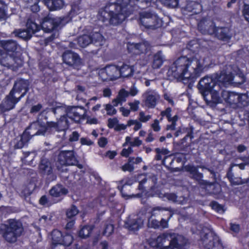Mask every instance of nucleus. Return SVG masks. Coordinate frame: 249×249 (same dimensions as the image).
<instances>
[{
    "mask_svg": "<svg viewBox=\"0 0 249 249\" xmlns=\"http://www.w3.org/2000/svg\"><path fill=\"white\" fill-rule=\"evenodd\" d=\"M145 105L149 108H154L160 99L159 93L155 90L148 89L143 94Z\"/></svg>",
    "mask_w": 249,
    "mask_h": 249,
    "instance_id": "nucleus-17",
    "label": "nucleus"
},
{
    "mask_svg": "<svg viewBox=\"0 0 249 249\" xmlns=\"http://www.w3.org/2000/svg\"><path fill=\"white\" fill-rule=\"evenodd\" d=\"M171 215L169 216L167 220H165L163 218L161 219L160 222V227H161L163 229L167 228L168 227V221L171 217Z\"/></svg>",
    "mask_w": 249,
    "mask_h": 249,
    "instance_id": "nucleus-60",
    "label": "nucleus"
},
{
    "mask_svg": "<svg viewBox=\"0 0 249 249\" xmlns=\"http://www.w3.org/2000/svg\"><path fill=\"white\" fill-rule=\"evenodd\" d=\"M20 100V98L13 93V91H11L0 104V111L4 112L13 109Z\"/></svg>",
    "mask_w": 249,
    "mask_h": 249,
    "instance_id": "nucleus-15",
    "label": "nucleus"
},
{
    "mask_svg": "<svg viewBox=\"0 0 249 249\" xmlns=\"http://www.w3.org/2000/svg\"><path fill=\"white\" fill-rule=\"evenodd\" d=\"M128 144H129L130 146H139L142 144V141L138 137L132 139L131 137L127 136L125 138V142L123 145L125 146Z\"/></svg>",
    "mask_w": 249,
    "mask_h": 249,
    "instance_id": "nucleus-32",
    "label": "nucleus"
},
{
    "mask_svg": "<svg viewBox=\"0 0 249 249\" xmlns=\"http://www.w3.org/2000/svg\"><path fill=\"white\" fill-rule=\"evenodd\" d=\"M239 69L235 66H226L220 74H214L211 76H206L201 78L198 85V89L204 98H206L211 90L218 83L230 84L233 80L234 75L238 74L242 78V82H244V77L242 73H239Z\"/></svg>",
    "mask_w": 249,
    "mask_h": 249,
    "instance_id": "nucleus-2",
    "label": "nucleus"
},
{
    "mask_svg": "<svg viewBox=\"0 0 249 249\" xmlns=\"http://www.w3.org/2000/svg\"><path fill=\"white\" fill-rule=\"evenodd\" d=\"M23 231L22 223L18 220L11 219L0 225V232L4 239L9 243L15 242Z\"/></svg>",
    "mask_w": 249,
    "mask_h": 249,
    "instance_id": "nucleus-4",
    "label": "nucleus"
},
{
    "mask_svg": "<svg viewBox=\"0 0 249 249\" xmlns=\"http://www.w3.org/2000/svg\"><path fill=\"white\" fill-rule=\"evenodd\" d=\"M99 75L103 80H114L120 77L119 67L115 65L107 66L99 71Z\"/></svg>",
    "mask_w": 249,
    "mask_h": 249,
    "instance_id": "nucleus-13",
    "label": "nucleus"
},
{
    "mask_svg": "<svg viewBox=\"0 0 249 249\" xmlns=\"http://www.w3.org/2000/svg\"><path fill=\"white\" fill-rule=\"evenodd\" d=\"M140 20L141 24L146 28L153 29L161 26V20L155 13L142 12Z\"/></svg>",
    "mask_w": 249,
    "mask_h": 249,
    "instance_id": "nucleus-11",
    "label": "nucleus"
},
{
    "mask_svg": "<svg viewBox=\"0 0 249 249\" xmlns=\"http://www.w3.org/2000/svg\"><path fill=\"white\" fill-rule=\"evenodd\" d=\"M151 118L150 115H145L143 111L139 113V120L141 122L145 123L148 121Z\"/></svg>",
    "mask_w": 249,
    "mask_h": 249,
    "instance_id": "nucleus-48",
    "label": "nucleus"
},
{
    "mask_svg": "<svg viewBox=\"0 0 249 249\" xmlns=\"http://www.w3.org/2000/svg\"><path fill=\"white\" fill-rule=\"evenodd\" d=\"M78 212L77 208L75 206H72L68 209L66 215L68 218H71L77 214Z\"/></svg>",
    "mask_w": 249,
    "mask_h": 249,
    "instance_id": "nucleus-39",
    "label": "nucleus"
},
{
    "mask_svg": "<svg viewBox=\"0 0 249 249\" xmlns=\"http://www.w3.org/2000/svg\"><path fill=\"white\" fill-rule=\"evenodd\" d=\"M27 29L32 35L33 34L40 30V27L31 20H28L27 24Z\"/></svg>",
    "mask_w": 249,
    "mask_h": 249,
    "instance_id": "nucleus-36",
    "label": "nucleus"
},
{
    "mask_svg": "<svg viewBox=\"0 0 249 249\" xmlns=\"http://www.w3.org/2000/svg\"><path fill=\"white\" fill-rule=\"evenodd\" d=\"M231 230L235 233H238L240 231L239 225L236 224H231Z\"/></svg>",
    "mask_w": 249,
    "mask_h": 249,
    "instance_id": "nucleus-63",
    "label": "nucleus"
},
{
    "mask_svg": "<svg viewBox=\"0 0 249 249\" xmlns=\"http://www.w3.org/2000/svg\"><path fill=\"white\" fill-rule=\"evenodd\" d=\"M166 209L164 208H162L160 207H156L152 209V210L151 211V215L152 216H156L159 214L161 212H163L164 211H166Z\"/></svg>",
    "mask_w": 249,
    "mask_h": 249,
    "instance_id": "nucleus-52",
    "label": "nucleus"
},
{
    "mask_svg": "<svg viewBox=\"0 0 249 249\" xmlns=\"http://www.w3.org/2000/svg\"><path fill=\"white\" fill-rule=\"evenodd\" d=\"M1 45L3 48L7 52V53H5L0 50V61L1 64L8 67L14 65V62L16 60L15 54L19 47L13 40L3 41Z\"/></svg>",
    "mask_w": 249,
    "mask_h": 249,
    "instance_id": "nucleus-7",
    "label": "nucleus"
},
{
    "mask_svg": "<svg viewBox=\"0 0 249 249\" xmlns=\"http://www.w3.org/2000/svg\"><path fill=\"white\" fill-rule=\"evenodd\" d=\"M149 48L147 42H143L139 44H132L128 47V50H132V52L135 54H140L145 53Z\"/></svg>",
    "mask_w": 249,
    "mask_h": 249,
    "instance_id": "nucleus-24",
    "label": "nucleus"
},
{
    "mask_svg": "<svg viewBox=\"0 0 249 249\" xmlns=\"http://www.w3.org/2000/svg\"><path fill=\"white\" fill-rule=\"evenodd\" d=\"M199 31L204 34H213L216 33L221 34L219 37L221 39H229L230 36L227 33L228 30L227 28H216L213 21L210 19H204L201 20L198 24Z\"/></svg>",
    "mask_w": 249,
    "mask_h": 249,
    "instance_id": "nucleus-8",
    "label": "nucleus"
},
{
    "mask_svg": "<svg viewBox=\"0 0 249 249\" xmlns=\"http://www.w3.org/2000/svg\"><path fill=\"white\" fill-rule=\"evenodd\" d=\"M67 107L63 106H57L53 109V113L55 115H60V118L56 122H49L47 123V126L45 123H39V126L41 124H45L46 129V131L48 129L49 127H53L58 131L64 130L69 126V121L67 119Z\"/></svg>",
    "mask_w": 249,
    "mask_h": 249,
    "instance_id": "nucleus-9",
    "label": "nucleus"
},
{
    "mask_svg": "<svg viewBox=\"0 0 249 249\" xmlns=\"http://www.w3.org/2000/svg\"><path fill=\"white\" fill-rule=\"evenodd\" d=\"M58 161L64 165H73L77 163L74 152L72 150L61 151L58 155Z\"/></svg>",
    "mask_w": 249,
    "mask_h": 249,
    "instance_id": "nucleus-16",
    "label": "nucleus"
},
{
    "mask_svg": "<svg viewBox=\"0 0 249 249\" xmlns=\"http://www.w3.org/2000/svg\"><path fill=\"white\" fill-rule=\"evenodd\" d=\"M207 248L208 249H223L222 244L218 239H215L213 247H211V244H209L207 245Z\"/></svg>",
    "mask_w": 249,
    "mask_h": 249,
    "instance_id": "nucleus-45",
    "label": "nucleus"
},
{
    "mask_svg": "<svg viewBox=\"0 0 249 249\" xmlns=\"http://www.w3.org/2000/svg\"><path fill=\"white\" fill-rule=\"evenodd\" d=\"M120 77H127L132 75L134 69L132 66H130L126 64H124L119 68Z\"/></svg>",
    "mask_w": 249,
    "mask_h": 249,
    "instance_id": "nucleus-29",
    "label": "nucleus"
},
{
    "mask_svg": "<svg viewBox=\"0 0 249 249\" xmlns=\"http://www.w3.org/2000/svg\"><path fill=\"white\" fill-rule=\"evenodd\" d=\"M105 109L108 115H113L117 112V110L111 104H107L105 105Z\"/></svg>",
    "mask_w": 249,
    "mask_h": 249,
    "instance_id": "nucleus-43",
    "label": "nucleus"
},
{
    "mask_svg": "<svg viewBox=\"0 0 249 249\" xmlns=\"http://www.w3.org/2000/svg\"><path fill=\"white\" fill-rule=\"evenodd\" d=\"M122 169L124 171H132L134 170V167L131 163L128 162L122 167Z\"/></svg>",
    "mask_w": 249,
    "mask_h": 249,
    "instance_id": "nucleus-56",
    "label": "nucleus"
},
{
    "mask_svg": "<svg viewBox=\"0 0 249 249\" xmlns=\"http://www.w3.org/2000/svg\"><path fill=\"white\" fill-rule=\"evenodd\" d=\"M143 223L142 219L136 217L133 219H128L125 222V226L129 231H136L142 226Z\"/></svg>",
    "mask_w": 249,
    "mask_h": 249,
    "instance_id": "nucleus-23",
    "label": "nucleus"
},
{
    "mask_svg": "<svg viewBox=\"0 0 249 249\" xmlns=\"http://www.w3.org/2000/svg\"><path fill=\"white\" fill-rule=\"evenodd\" d=\"M129 92L124 89H122L119 92L117 97L119 99L120 101L124 102L125 101L126 98L128 96Z\"/></svg>",
    "mask_w": 249,
    "mask_h": 249,
    "instance_id": "nucleus-44",
    "label": "nucleus"
},
{
    "mask_svg": "<svg viewBox=\"0 0 249 249\" xmlns=\"http://www.w3.org/2000/svg\"><path fill=\"white\" fill-rule=\"evenodd\" d=\"M209 57L203 59L196 57L189 59L181 57L171 65L168 72L178 80L184 83L188 80L196 79L210 65Z\"/></svg>",
    "mask_w": 249,
    "mask_h": 249,
    "instance_id": "nucleus-1",
    "label": "nucleus"
},
{
    "mask_svg": "<svg viewBox=\"0 0 249 249\" xmlns=\"http://www.w3.org/2000/svg\"><path fill=\"white\" fill-rule=\"evenodd\" d=\"M68 193V190L62 185L58 184L50 190V194L53 197H59Z\"/></svg>",
    "mask_w": 249,
    "mask_h": 249,
    "instance_id": "nucleus-26",
    "label": "nucleus"
},
{
    "mask_svg": "<svg viewBox=\"0 0 249 249\" xmlns=\"http://www.w3.org/2000/svg\"><path fill=\"white\" fill-rule=\"evenodd\" d=\"M227 84H224L227 85ZM224 84L220 83L218 85H215L213 88L211 90L209 93L211 95V99L209 100L207 98V96L206 98H204L205 101L207 102H213L214 104H219L222 102V99L219 95V92H221V85Z\"/></svg>",
    "mask_w": 249,
    "mask_h": 249,
    "instance_id": "nucleus-21",
    "label": "nucleus"
},
{
    "mask_svg": "<svg viewBox=\"0 0 249 249\" xmlns=\"http://www.w3.org/2000/svg\"><path fill=\"white\" fill-rule=\"evenodd\" d=\"M171 109L170 107H168L165 110L161 112V115L162 116H165L169 121L171 120Z\"/></svg>",
    "mask_w": 249,
    "mask_h": 249,
    "instance_id": "nucleus-57",
    "label": "nucleus"
},
{
    "mask_svg": "<svg viewBox=\"0 0 249 249\" xmlns=\"http://www.w3.org/2000/svg\"><path fill=\"white\" fill-rule=\"evenodd\" d=\"M13 33L15 34V36H18L25 40L30 39L32 36L27 29L16 30L13 32Z\"/></svg>",
    "mask_w": 249,
    "mask_h": 249,
    "instance_id": "nucleus-33",
    "label": "nucleus"
},
{
    "mask_svg": "<svg viewBox=\"0 0 249 249\" xmlns=\"http://www.w3.org/2000/svg\"><path fill=\"white\" fill-rule=\"evenodd\" d=\"M151 126L155 131H159L160 129L159 125V122L158 120H155L154 123L152 124Z\"/></svg>",
    "mask_w": 249,
    "mask_h": 249,
    "instance_id": "nucleus-62",
    "label": "nucleus"
},
{
    "mask_svg": "<svg viewBox=\"0 0 249 249\" xmlns=\"http://www.w3.org/2000/svg\"><path fill=\"white\" fill-rule=\"evenodd\" d=\"M148 226L150 228L157 229L160 227V222L151 216L148 219Z\"/></svg>",
    "mask_w": 249,
    "mask_h": 249,
    "instance_id": "nucleus-40",
    "label": "nucleus"
},
{
    "mask_svg": "<svg viewBox=\"0 0 249 249\" xmlns=\"http://www.w3.org/2000/svg\"><path fill=\"white\" fill-rule=\"evenodd\" d=\"M6 5L2 1H0V18H5Z\"/></svg>",
    "mask_w": 249,
    "mask_h": 249,
    "instance_id": "nucleus-51",
    "label": "nucleus"
},
{
    "mask_svg": "<svg viewBox=\"0 0 249 249\" xmlns=\"http://www.w3.org/2000/svg\"><path fill=\"white\" fill-rule=\"evenodd\" d=\"M90 36L91 38V42L97 43V45H102L105 42L104 37L98 32H94Z\"/></svg>",
    "mask_w": 249,
    "mask_h": 249,
    "instance_id": "nucleus-35",
    "label": "nucleus"
},
{
    "mask_svg": "<svg viewBox=\"0 0 249 249\" xmlns=\"http://www.w3.org/2000/svg\"><path fill=\"white\" fill-rule=\"evenodd\" d=\"M212 208L219 213H223L224 210L223 207L216 202H213L211 204Z\"/></svg>",
    "mask_w": 249,
    "mask_h": 249,
    "instance_id": "nucleus-46",
    "label": "nucleus"
},
{
    "mask_svg": "<svg viewBox=\"0 0 249 249\" xmlns=\"http://www.w3.org/2000/svg\"><path fill=\"white\" fill-rule=\"evenodd\" d=\"M132 152L133 149L130 146L128 148H124L122 151L121 155L125 157H127Z\"/></svg>",
    "mask_w": 249,
    "mask_h": 249,
    "instance_id": "nucleus-55",
    "label": "nucleus"
},
{
    "mask_svg": "<svg viewBox=\"0 0 249 249\" xmlns=\"http://www.w3.org/2000/svg\"><path fill=\"white\" fill-rule=\"evenodd\" d=\"M63 60L69 66H77L81 63L79 55L71 51H66L63 54Z\"/></svg>",
    "mask_w": 249,
    "mask_h": 249,
    "instance_id": "nucleus-19",
    "label": "nucleus"
},
{
    "mask_svg": "<svg viewBox=\"0 0 249 249\" xmlns=\"http://www.w3.org/2000/svg\"><path fill=\"white\" fill-rule=\"evenodd\" d=\"M178 119V117L177 115H175L173 117H171V120H169V122H172L171 125L167 126V129L171 130H174L176 126V122Z\"/></svg>",
    "mask_w": 249,
    "mask_h": 249,
    "instance_id": "nucleus-53",
    "label": "nucleus"
},
{
    "mask_svg": "<svg viewBox=\"0 0 249 249\" xmlns=\"http://www.w3.org/2000/svg\"><path fill=\"white\" fill-rule=\"evenodd\" d=\"M40 171L44 175L47 176V179L49 181H53L56 179V176L53 174L51 163L47 159H42L39 166Z\"/></svg>",
    "mask_w": 249,
    "mask_h": 249,
    "instance_id": "nucleus-18",
    "label": "nucleus"
},
{
    "mask_svg": "<svg viewBox=\"0 0 249 249\" xmlns=\"http://www.w3.org/2000/svg\"><path fill=\"white\" fill-rule=\"evenodd\" d=\"M29 82L27 80L23 79L18 80L15 83L14 86L11 91L17 96L20 94L22 90L24 92L18 96L20 99L24 96L28 89Z\"/></svg>",
    "mask_w": 249,
    "mask_h": 249,
    "instance_id": "nucleus-20",
    "label": "nucleus"
},
{
    "mask_svg": "<svg viewBox=\"0 0 249 249\" xmlns=\"http://www.w3.org/2000/svg\"><path fill=\"white\" fill-rule=\"evenodd\" d=\"M114 227L112 224H107L105 225V228L103 231V234L106 236H109L113 232Z\"/></svg>",
    "mask_w": 249,
    "mask_h": 249,
    "instance_id": "nucleus-42",
    "label": "nucleus"
},
{
    "mask_svg": "<svg viewBox=\"0 0 249 249\" xmlns=\"http://www.w3.org/2000/svg\"><path fill=\"white\" fill-rule=\"evenodd\" d=\"M71 19H67V18H51L50 17L45 18L41 23V27L45 32H50L53 30L55 28L59 25H64L68 23Z\"/></svg>",
    "mask_w": 249,
    "mask_h": 249,
    "instance_id": "nucleus-12",
    "label": "nucleus"
},
{
    "mask_svg": "<svg viewBox=\"0 0 249 249\" xmlns=\"http://www.w3.org/2000/svg\"><path fill=\"white\" fill-rule=\"evenodd\" d=\"M242 13L245 19L249 22V5H244Z\"/></svg>",
    "mask_w": 249,
    "mask_h": 249,
    "instance_id": "nucleus-49",
    "label": "nucleus"
},
{
    "mask_svg": "<svg viewBox=\"0 0 249 249\" xmlns=\"http://www.w3.org/2000/svg\"><path fill=\"white\" fill-rule=\"evenodd\" d=\"M78 45L81 47H85L91 42L90 36L84 35L79 36L77 40Z\"/></svg>",
    "mask_w": 249,
    "mask_h": 249,
    "instance_id": "nucleus-31",
    "label": "nucleus"
},
{
    "mask_svg": "<svg viewBox=\"0 0 249 249\" xmlns=\"http://www.w3.org/2000/svg\"><path fill=\"white\" fill-rule=\"evenodd\" d=\"M179 0H161V2L166 6L174 8L178 6Z\"/></svg>",
    "mask_w": 249,
    "mask_h": 249,
    "instance_id": "nucleus-41",
    "label": "nucleus"
},
{
    "mask_svg": "<svg viewBox=\"0 0 249 249\" xmlns=\"http://www.w3.org/2000/svg\"><path fill=\"white\" fill-rule=\"evenodd\" d=\"M202 183L205 185V189L208 193L217 194L221 191L220 186L218 183H209L205 181H202Z\"/></svg>",
    "mask_w": 249,
    "mask_h": 249,
    "instance_id": "nucleus-27",
    "label": "nucleus"
},
{
    "mask_svg": "<svg viewBox=\"0 0 249 249\" xmlns=\"http://www.w3.org/2000/svg\"><path fill=\"white\" fill-rule=\"evenodd\" d=\"M45 4L52 11L59 10L64 6L63 0H44Z\"/></svg>",
    "mask_w": 249,
    "mask_h": 249,
    "instance_id": "nucleus-25",
    "label": "nucleus"
},
{
    "mask_svg": "<svg viewBox=\"0 0 249 249\" xmlns=\"http://www.w3.org/2000/svg\"><path fill=\"white\" fill-rule=\"evenodd\" d=\"M86 110L82 107H68L67 117L76 123H80L86 117Z\"/></svg>",
    "mask_w": 249,
    "mask_h": 249,
    "instance_id": "nucleus-14",
    "label": "nucleus"
},
{
    "mask_svg": "<svg viewBox=\"0 0 249 249\" xmlns=\"http://www.w3.org/2000/svg\"><path fill=\"white\" fill-rule=\"evenodd\" d=\"M231 92L226 90H221V96L223 99L226 102H228V99L230 95Z\"/></svg>",
    "mask_w": 249,
    "mask_h": 249,
    "instance_id": "nucleus-61",
    "label": "nucleus"
},
{
    "mask_svg": "<svg viewBox=\"0 0 249 249\" xmlns=\"http://www.w3.org/2000/svg\"><path fill=\"white\" fill-rule=\"evenodd\" d=\"M52 249H66L72 242L71 235L65 234L63 236L61 231L54 230L52 233Z\"/></svg>",
    "mask_w": 249,
    "mask_h": 249,
    "instance_id": "nucleus-10",
    "label": "nucleus"
},
{
    "mask_svg": "<svg viewBox=\"0 0 249 249\" xmlns=\"http://www.w3.org/2000/svg\"><path fill=\"white\" fill-rule=\"evenodd\" d=\"M122 183H123L122 186H118V188L120 190L122 193V196L124 197H127L128 195L127 194H125L123 192L124 189L126 187V185H131L133 183V181L131 179H125L121 181Z\"/></svg>",
    "mask_w": 249,
    "mask_h": 249,
    "instance_id": "nucleus-37",
    "label": "nucleus"
},
{
    "mask_svg": "<svg viewBox=\"0 0 249 249\" xmlns=\"http://www.w3.org/2000/svg\"><path fill=\"white\" fill-rule=\"evenodd\" d=\"M80 142L82 145H91L93 144V142L88 138H81L80 139Z\"/></svg>",
    "mask_w": 249,
    "mask_h": 249,
    "instance_id": "nucleus-58",
    "label": "nucleus"
},
{
    "mask_svg": "<svg viewBox=\"0 0 249 249\" xmlns=\"http://www.w3.org/2000/svg\"><path fill=\"white\" fill-rule=\"evenodd\" d=\"M187 240L182 236L176 233H164L156 238H151L149 245L155 249H174L185 246Z\"/></svg>",
    "mask_w": 249,
    "mask_h": 249,
    "instance_id": "nucleus-3",
    "label": "nucleus"
},
{
    "mask_svg": "<svg viewBox=\"0 0 249 249\" xmlns=\"http://www.w3.org/2000/svg\"><path fill=\"white\" fill-rule=\"evenodd\" d=\"M132 0H118L117 4L114 5V11L108 13L110 17L111 24L117 25L122 23L125 18L132 12L131 3Z\"/></svg>",
    "mask_w": 249,
    "mask_h": 249,
    "instance_id": "nucleus-5",
    "label": "nucleus"
},
{
    "mask_svg": "<svg viewBox=\"0 0 249 249\" xmlns=\"http://www.w3.org/2000/svg\"><path fill=\"white\" fill-rule=\"evenodd\" d=\"M80 137L79 133L76 131H73L69 136V140L71 142L77 141Z\"/></svg>",
    "mask_w": 249,
    "mask_h": 249,
    "instance_id": "nucleus-47",
    "label": "nucleus"
},
{
    "mask_svg": "<svg viewBox=\"0 0 249 249\" xmlns=\"http://www.w3.org/2000/svg\"><path fill=\"white\" fill-rule=\"evenodd\" d=\"M93 229L92 226H85L82 227L79 232V235L81 238H86L88 237Z\"/></svg>",
    "mask_w": 249,
    "mask_h": 249,
    "instance_id": "nucleus-34",
    "label": "nucleus"
},
{
    "mask_svg": "<svg viewBox=\"0 0 249 249\" xmlns=\"http://www.w3.org/2000/svg\"><path fill=\"white\" fill-rule=\"evenodd\" d=\"M188 170L190 172L191 174L192 175L193 177L195 179L197 180H200L202 178V174L199 173L196 167L193 166L189 167Z\"/></svg>",
    "mask_w": 249,
    "mask_h": 249,
    "instance_id": "nucleus-38",
    "label": "nucleus"
},
{
    "mask_svg": "<svg viewBox=\"0 0 249 249\" xmlns=\"http://www.w3.org/2000/svg\"><path fill=\"white\" fill-rule=\"evenodd\" d=\"M247 99V97L246 94L240 95L235 92H231L228 103L230 104L241 103L245 106L248 103Z\"/></svg>",
    "mask_w": 249,
    "mask_h": 249,
    "instance_id": "nucleus-22",
    "label": "nucleus"
},
{
    "mask_svg": "<svg viewBox=\"0 0 249 249\" xmlns=\"http://www.w3.org/2000/svg\"><path fill=\"white\" fill-rule=\"evenodd\" d=\"M186 10L193 14H197L201 11V5L198 2L191 1L187 3L186 6Z\"/></svg>",
    "mask_w": 249,
    "mask_h": 249,
    "instance_id": "nucleus-28",
    "label": "nucleus"
},
{
    "mask_svg": "<svg viewBox=\"0 0 249 249\" xmlns=\"http://www.w3.org/2000/svg\"><path fill=\"white\" fill-rule=\"evenodd\" d=\"M46 129L45 124H41L39 126L38 121L32 123L29 128L26 130L21 136L17 137L15 139L14 141V147L16 148H22L30 139L31 135L32 136L44 135Z\"/></svg>",
    "mask_w": 249,
    "mask_h": 249,
    "instance_id": "nucleus-6",
    "label": "nucleus"
},
{
    "mask_svg": "<svg viewBox=\"0 0 249 249\" xmlns=\"http://www.w3.org/2000/svg\"><path fill=\"white\" fill-rule=\"evenodd\" d=\"M42 108V106L40 104H38L37 105L33 106L31 110V112L32 113H36L39 111L41 108Z\"/></svg>",
    "mask_w": 249,
    "mask_h": 249,
    "instance_id": "nucleus-64",
    "label": "nucleus"
},
{
    "mask_svg": "<svg viewBox=\"0 0 249 249\" xmlns=\"http://www.w3.org/2000/svg\"><path fill=\"white\" fill-rule=\"evenodd\" d=\"M39 203L41 205L46 206H49L52 204L46 196H43L40 198Z\"/></svg>",
    "mask_w": 249,
    "mask_h": 249,
    "instance_id": "nucleus-50",
    "label": "nucleus"
},
{
    "mask_svg": "<svg viewBox=\"0 0 249 249\" xmlns=\"http://www.w3.org/2000/svg\"><path fill=\"white\" fill-rule=\"evenodd\" d=\"M164 57L161 52H159L154 55L152 67L154 69L159 68L163 63Z\"/></svg>",
    "mask_w": 249,
    "mask_h": 249,
    "instance_id": "nucleus-30",
    "label": "nucleus"
},
{
    "mask_svg": "<svg viewBox=\"0 0 249 249\" xmlns=\"http://www.w3.org/2000/svg\"><path fill=\"white\" fill-rule=\"evenodd\" d=\"M129 162L131 163L132 164H139L140 162H142V159L141 157H137L136 158H134V157H130L128 159Z\"/></svg>",
    "mask_w": 249,
    "mask_h": 249,
    "instance_id": "nucleus-59",
    "label": "nucleus"
},
{
    "mask_svg": "<svg viewBox=\"0 0 249 249\" xmlns=\"http://www.w3.org/2000/svg\"><path fill=\"white\" fill-rule=\"evenodd\" d=\"M139 104L140 102L139 101H135L133 102H130L128 103L131 109L134 111H137L138 109Z\"/></svg>",
    "mask_w": 249,
    "mask_h": 249,
    "instance_id": "nucleus-54",
    "label": "nucleus"
}]
</instances>
